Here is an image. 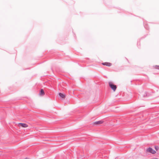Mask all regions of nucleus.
Listing matches in <instances>:
<instances>
[{
	"mask_svg": "<svg viewBox=\"0 0 159 159\" xmlns=\"http://www.w3.org/2000/svg\"><path fill=\"white\" fill-rule=\"evenodd\" d=\"M146 152H149L152 154H154L156 153V151L150 147L147 148Z\"/></svg>",
	"mask_w": 159,
	"mask_h": 159,
	"instance_id": "nucleus-1",
	"label": "nucleus"
},
{
	"mask_svg": "<svg viewBox=\"0 0 159 159\" xmlns=\"http://www.w3.org/2000/svg\"><path fill=\"white\" fill-rule=\"evenodd\" d=\"M109 86L114 91H115L116 89V85H115L112 84V83L110 82L109 83Z\"/></svg>",
	"mask_w": 159,
	"mask_h": 159,
	"instance_id": "nucleus-2",
	"label": "nucleus"
},
{
	"mask_svg": "<svg viewBox=\"0 0 159 159\" xmlns=\"http://www.w3.org/2000/svg\"><path fill=\"white\" fill-rule=\"evenodd\" d=\"M103 121V120H101L97 121H95L93 123V125H99L102 124Z\"/></svg>",
	"mask_w": 159,
	"mask_h": 159,
	"instance_id": "nucleus-3",
	"label": "nucleus"
},
{
	"mask_svg": "<svg viewBox=\"0 0 159 159\" xmlns=\"http://www.w3.org/2000/svg\"><path fill=\"white\" fill-rule=\"evenodd\" d=\"M18 124L20 126H21L25 128L27 127L28 126V125L25 123H19Z\"/></svg>",
	"mask_w": 159,
	"mask_h": 159,
	"instance_id": "nucleus-4",
	"label": "nucleus"
},
{
	"mask_svg": "<svg viewBox=\"0 0 159 159\" xmlns=\"http://www.w3.org/2000/svg\"><path fill=\"white\" fill-rule=\"evenodd\" d=\"M102 64L103 65L106 66H110L111 65V64L109 62L102 63Z\"/></svg>",
	"mask_w": 159,
	"mask_h": 159,
	"instance_id": "nucleus-5",
	"label": "nucleus"
},
{
	"mask_svg": "<svg viewBox=\"0 0 159 159\" xmlns=\"http://www.w3.org/2000/svg\"><path fill=\"white\" fill-rule=\"evenodd\" d=\"M59 95L60 97L62 98H65L66 96L64 94H63L61 93H59Z\"/></svg>",
	"mask_w": 159,
	"mask_h": 159,
	"instance_id": "nucleus-6",
	"label": "nucleus"
},
{
	"mask_svg": "<svg viewBox=\"0 0 159 159\" xmlns=\"http://www.w3.org/2000/svg\"><path fill=\"white\" fill-rule=\"evenodd\" d=\"M44 94V93L43 90V89H41L40 90V94L41 95H43Z\"/></svg>",
	"mask_w": 159,
	"mask_h": 159,
	"instance_id": "nucleus-7",
	"label": "nucleus"
},
{
	"mask_svg": "<svg viewBox=\"0 0 159 159\" xmlns=\"http://www.w3.org/2000/svg\"><path fill=\"white\" fill-rule=\"evenodd\" d=\"M156 151H157L159 149V147L157 146H155L154 147Z\"/></svg>",
	"mask_w": 159,
	"mask_h": 159,
	"instance_id": "nucleus-8",
	"label": "nucleus"
}]
</instances>
